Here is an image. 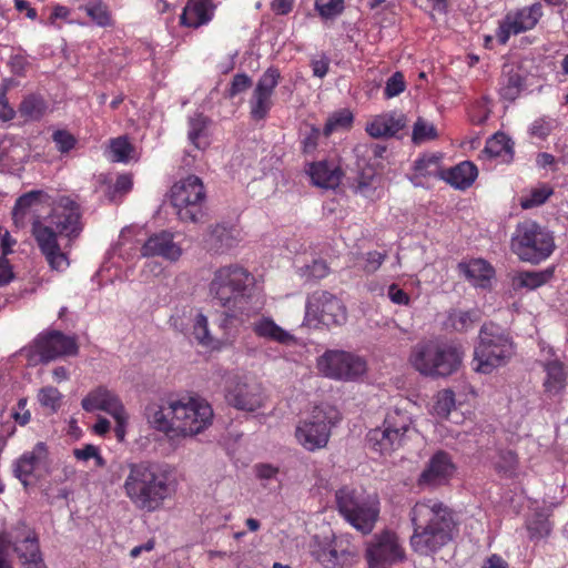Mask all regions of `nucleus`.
<instances>
[{
	"label": "nucleus",
	"mask_w": 568,
	"mask_h": 568,
	"mask_svg": "<svg viewBox=\"0 0 568 568\" xmlns=\"http://www.w3.org/2000/svg\"><path fill=\"white\" fill-rule=\"evenodd\" d=\"M254 471L260 480L271 481L277 479L280 469L272 464L260 463L254 466Z\"/></svg>",
	"instance_id": "obj_61"
},
{
	"label": "nucleus",
	"mask_w": 568,
	"mask_h": 568,
	"mask_svg": "<svg viewBox=\"0 0 568 568\" xmlns=\"http://www.w3.org/2000/svg\"><path fill=\"white\" fill-rule=\"evenodd\" d=\"M409 414L398 407L389 409L382 426L371 429L367 434V445L381 454H388L403 446L410 430Z\"/></svg>",
	"instance_id": "obj_11"
},
{
	"label": "nucleus",
	"mask_w": 568,
	"mask_h": 568,
	"mask_svg": "<svg viewBox=\"0 0 568 568\" xmlns=\"http://www.w3.org/2000/svg\"><path fill=\"white\" fill-rule=\"evenodd\" d=\"M31 233L49 266L55 271H64L69 266V258L59 245L58 231L37 217L32 222Z\"/></svg>",
	"instance_id": "obj_20"
},
{
	"label": "nucleus",
	"mask_w": 568,
	"mask_h": 568,
	"mask_svg": "<svg viewBox=\"0 0 568 568\" xmlns=\"http://www.w3.org/2000/svg\"><path fill=\"white\" fill-rule=\"evenodd\" d=\"M73 455L78 460L87 462L90 458H94L95 465L98 467H103L105 465V460L100 455L97 446L88 444L82 448H77L73 450Z\"/></svg>",
	"instance_id": "obj_58"
},
{
	"label": "nucleus",
	"mask_w": 568,
	"mask_h": 568,
	"mask_svg": "<svg viewBox=\"0 0 568 568\" xmlns=\"http://www.w3.org/2000/svg\"><path fill=\"white\" fill-rule=\"evenodd\" d=\"M541 17L542 7L539 2L507 12L496 30L498 42L506 44L511 36L534 29Z\"/></svg>",
	"instance_id": "obj_19"
},
{
	"label": "nucleus",
	"mask_w": 568,
	"mask_h": 568,
	"mask_svg": "<svg viewBox=\"0 0 568 568\" xmlns=\"http://www.w3.org/2000/svg\"><path fill=\"white\" fill-rule=\"evenodd\" d=\"M300 272L307 280H321L328 274V266L323 260H314L312 264L301 267Z\"/></svg>",
	"instance_id": "obj_55"
},
{
	"label": "nucleus",
	"mask_w": 568,
	"mask_h": 568,
	"mask_svg": "<svg viewBox=\"0 0 568 568\" xmlns=\"http://www.w3.org/2000/svg\"><path fill=\"white\" fill-rule=\"evenodd\" d=\"M437 138L436 128L424 120L423 118H418L414 123L412 140L415 144H420L429 140H434Z\"/></svg>",
	"instance_id": "obj_51"
},
{
	"label": "nucleus",
	"mask_w": 568,
	"mask_h": 568,
	"mask_svg": "<svg viewBox=\"0 0 568 568\" xmlns=\"http://www.w3.org/2000/svg\"><path fill=\"white\" fill-rule=\"evenodd\" d=\"M253 277L247 270L239 265H227L215 271L210 283V294L224 308L240 307L241 314L250 315L248 286Z\"/></svg>",
	"instance_id": "obj_5"
},
{
	"label": "nucleus",
	"mask_w": 568,
	"mask_h": 568,
	"mask_svg": "<svg viewBox=\"0 0 568 568\" xmlns=\"http://www.w3.org/2000/svg\"><path fill=\"white\" fill-rule=\"evenodd\" d=\"M456 466L452 456L444 450H438L429 458L424 470L418 477L419 486H442L454 476Z\"/></svg>",
	"instance_id": "obj_23"
},
{
	"label": "nucleus",
	"mask_w": 568,
	"mask_h": 568,
	"mask_svg": "<svg viewBox=\"0 0 568 568\" xmlns=\"http://www.w3.org/2000/svg\"><path fill=\"white\" fill-rule=\"evenodd\" d=\"M516 347L510 334L495 323H486L480 327L478 343L474 349V371L490 374L509 363Z\"/></svg>",
	"instance_id": "obj_4"
},
{
	"label": "nucleus",
	"mask_w": 568,
	"mask_h": 568,
	"mask_svg": "<svg viewBox=\"0 0 568 568\" xmlns=\"http://www.w3.org/2000/svg\"><path fill=\"white\" fill-rule=\"evenodd\" d=\"M85 13L100 27L111 24V16L105 3L101 0H91L84 7Z\"/></svg>",
	"instance_id": "obj_49"
},
{
	"label": "nucleus",
	"mask_w": 568,
	"mask_h": 568,
	"mask_svg": "<svg viewBox=\"0 0 568 568\" xmlns=\"http://www.w3.org/2000/svg\"><path fill=\"white\" fill-rule=\"evenodd\" d=\"M409 517L414 528L409 542L418 555H434L453 540V513L440 500L424 499L416 503Z\"/></svg>",
	"instance_id": "obj_2"
},
{
	"label": "nucleus",
	"mask_w": 568,
	"mask_h": 568,
	"mask_svg": "<svg viewBox=\"0 0 568 568\" xmlns=\"http://www.w3.org/2000/svg\"><path fill=\"white\" fill-rule=\"evenodd\" d=\"M47 205L51 212L47 216L48 224L54 227L59 235L65 236L69 241L77 239L82 232L80 205L74 199L60 195L49 200Z\"/></svg>",
	"instance_id": "obj_16"
},
{
	"label": "nucleus",
	"mask_w": 568,
	"mask_h": 568,
	"mask_svg": "<svg viewBox=\"0 0 568 568\" xmlns=\"http://www.w3.org/2000/svg\"><path fill=\"white\" fill-rule=\"evenodd\" d=\"M50 195L41 190H32L19 196L12 210V220L17 227H24L29 222H33L38 214L39 205H47Z\"/></svg>",
	"instance_id": "obj_24"
},
{
	"label": "nucleus",
	"mask_w": 568,
	"mask_h": 568,
	"mask_svg": "<svg viewBox=\"0 0 568 568\" xmlns=\"http://www.w3.org/2000/svg\"><path fill=\"white\" fill-rule=\"evenodd\" d=\"M240 311H241L240 307L226 308V311L222 313L221 320L219 322V327L222 331L221 335H226V332H230V334L232 336L231 343L233 342V339L235 337V327H236L235 322L243 323L246 320H248L251 317V315L253 314V312L251 310H250V315L241 314Z\"/></svg>",
	"instance_id": "obj_46"
},
{
	"label": "nucleus",
	"mask_w": 568,
	"mask_h": 568,
	"mask_svg": "<svg viewBox=\"0 0 568 568\" xmlns=\"http://www.w3.org/2000/svg\"><path fill=\"white\" fill-rule=\"evenodd\" d=\"M48 104L39 94H29L21 101L18 112L28 121H39L47 113Z\"/></svg>",
	"instance_id": "obj_43"
},
{
	"label": "nucleus",
	"mask_w": 568,
	"mask_h": 568,
	"mask_svg": "<svg viewBox=\"0 0 568 568\" xmlns=\"http://www.w3.org/2000/svg\"><path fill=\"white\" fill-rule=\"evenodd\" d=\"M209 119L199 113L189 120L187 136L190 142L199 150H204L209 146L207 135Z\"/></svg>",
	"instance_id": "obj_42"
},
{
	"label": "nucleus",
	"mask_w": 568,
	"mask_h": 568,
	"mask_svg": "<svg viewBox=\"0 0 568 568\" xmlns=\"http://www.w3.org/2000/svg\"><path fill=\"white\" fill-rule=\"evenodd\" d=\"M252 85V79L245 73H237L233 77L229 89V97L235 95L246 91Z\"/></svg>",
	"instance_id": "obj_60"
},
{
	"label": "nucleus",
	"mask_w": 568,
	"mask_h": 568,
	"mask_svg": "<svg viewBox=\"0 0 568 568\" xmlns=\"http://www.w3.org/2000/svg\"><path fill=\"white\" fill-rule=\"evenodd\" d=\"M192 335L199 345L211 348L221 349L231 344V334L214 336L209 327V320L203 313H197L193 320Z\"/></svg>",
	"instance_id": "obj_30"
},
{
	"label": "nucleus",
	"mask_w": 568,
	"mask_h": 568,
	"mask_svg": "<svg viewBox=\"0 0 568 568\" xmlns=\"http://www.w3.org/2000/svg\"><path fill=\"white\" fill-rule=\"evenodd\" d=\"M339 420V412L334 406L327 404L316 406L307 417L300 420L296 425V440L308 452L325 448L328 444L332 428Z\"/></svg>",
	"instance_id": "obj_9"
},
{
	"label": "nucleus",
	"mask_w": 568,
	"mask_h": 568,
	"mask_svg": "<svg viewBox=\"0 0 568 568\" xmlns=\"http://www.w3.org/2000/svg\"><path fill=\"white\" fill-rule=\"evenodd\" d=\"M311 552L312 556L325 568H334L338 564L337 550L329 541H320L315 539Z\"/></svg>",
	"instance_id": "obj_44"
},
{
	"label": "nucleus",
	"mask_w": 568,
	"mask_h": 568,
	"mask_svg": "<svg viewBox=\"0 0 568 568\" xmlns=\"http://www.w3.org/2000/svg\"><path fill=\"white\" fill-rule=\"evenodd\" d=\"M552 275V268L519 272L513 277V286L515 288L536 290L545 285Z\"/></svg>",
	"instance_id": "obj_41"
},
{
	"label": "nucleus",
	"mask_w": 568,
	"mask_h": 568,
	"mask_svg": "<svg viewBox=\"0 0 568 568\" xmlns=\"http://www.w3.org/2000/svg\"><path fill=\"white\" fill-rule=\"evenodd\" d=\"M405 549L399 537L392 530H383L373 535L367 541L365 558L369 568H392L405 560Z\"/></svg>",
	"instance_id": "obj_14"
},
{
	"label": "nucleus",
	"mask_w": 568,
	"mask_h": 568,
	"mask_svg": "<svg viewBox=\"0 0 568 568\" xmlns=\"http://www.w3.org/2000/svg\"><path fill=\"white\" fill-rule=\"evenodd\" d=\"M387 296L394 304L397 305H408L410 301L408 294L397 284H392L388 286Z\"/></svg>",
	"instance_id": "obj_63"
},
{
	"label": "nucleus",
	"mask_w": 568,
	"mask_h": 568,
	"mask_svg": "<svg viewBox=\"0 0 568 568\" xmlns=\"http://www.w3.org/2000/svg\"><path fill=\"white\" fill-rule=\"evenodd\" d=\"M81 406L85 412L102 410L115 420L114 433L119 442H123L126 434L129 415L119 396L104 386H99L82 399Z\"/></svg>",
	"instance_id": "obj_15"
},
{
	"label": "nucleus",
	"mask_w": 568,
	"mask_h": 568,
	"mask_svg": "<svg viewBox=\"0 0 568 568\" xmlns=\"http://www.w3.org/2000/svg\"><path fill=\"white\" fill-rule=\"evenodd\" d=\"M133 148L125 136L111 140L110 151L115 162H126Z\"/></svg>",
	"instance_id": "obj_53"
},
{
	"label": "nucleus",
	"mask_w": 568,
	"mask_h": 568,
	"mask_svg": "<svg viewBox=\"0 0 568 568\" xmlns=\"http://www.w3.org/2000/svg\"><path fill=\"white\" fill-rule=\"evenodd\" d=\"M170 199L180 221L196 224L204 220L206 191L199 176L191 174L175 182L170 190Z\"/></svg>",
	"instance_id": "obj_8"
},
{
	"label": "nucleus",
	"mask_w": 568,
	"mask_h": 568,
	"mask_svg": "<svg viewBox=\"0 0 568 568\" xmlns=\"http://www.w3.org/2000/svg\"><path fill=\"white\" fill-rule=\"evenodd\" d=\"M406 88V83L404 80V75L400 72H395L390 78L386 81V85L384 89V95L386 99H392L399 95L404 92Z\"/></svg>",
	"instance_id": "obj_57"
},
{
	"label": "nucleus",
	"mask_w": 568,
	"mask_h": 568,
	"mask_svg": "<svg viewBox=\"0 0 568 568\" xmlns=\"http://www.w3.org/2000/svg\"><path fill=\"white\" fill-rule=\"evenodd\" d=\"M321 136V131L318 128L311 125L308 131L305 133L302 145H303V152L311 153L313 152L318 144V140Z\"/></svg>",
	"instance_id": "obj_62"
},
{
	"label": "nucleus",
	"mask_w": 568,
	"mask_h": 568,
	"mask_svg": "<svg viewBox=\"0 0 568 568\" xmlns=\"http://www.w3.org/2000/svg\"><path fill=\"white\" fill-rule=\"evenodd\" d=\"M2 534L24 568L44 567L39 538L31 527L24 523H18L10 531Z\"/></svg>",
	"instance_id": "obj_18"
},
{
	"label": "nucleus",
	"mask_w": 568,
	"mask_h": 568,
	"mask_svg": "<svg viewBox=\"0 0 568 568\" xmlns=\"http://www.w3.org/2000/svg\"><path fill=\"white\" fill-rule=\"evenodd\" d=\"M317 368L326 377L336 381H354L366 372V362L358 355L328 349L317 358Z\"/></svg>",
	"instance_id": "obj_13"
},
{
	"label": "nucleus",
	"mask_w": 568,
	"mask_h": 568,
	"mask_svg": "<svg viewBox=\"0 0 568 568\" xmlns=\"http://www.w3.org/2000/svg\"><path fill=\"white\" fill-rule=\"evenodd\" d=\"M182 253V247L174 242V235L169 231L152 234L141 247L143 257L160 256L170 262L179 261Z\"/></svg>",
	"instance_id": "obj_25"
},
{
	"label": "nucleus",
	"mask_w": 568,
	"mask_h": 568,
	"mask_svg": "<svg viewBox=\"0 0 568 568\" xmlns=\"http://www.w3.org/2000/svg\"><path fill=\"white\" fill-rule=\"evenodd\" d=\"M26 352L30 365L47 364L62 356L75 355L78 344L74 337L48 331L40 333Z\"/></svg>",
	"instance_id": "obj_12"
},
{
	"label": "nucleus",
	"mask_w": 568,
	"mask_h": 568,
	"mask_svg": "<svg viewBox=\"0 0 568 568\" xmlns=\"http://www.w3.org/2000/svg\"><path fill=\"white\" fill-rule=\"evenodd\" d=\"M477 176V166L470 161L460 162L459 164L446 169L440 173V179L457 190L468 189L475 182Z\"/></svg>",
	"instance_id": "obj_33"
},
{
	"label": "nucleus",
	"mask_w": 568,
	"mask_h": 568,
	"mask_svg": "<svg viewBox=\"0 0 568 568\" xmlns=\"http://www.w3.org/2000/svg\"><path fill=\"white\" fill-rule=\"evenodd\" d=\"M308 174L313 184L323 189H335L339 185L343 172L342 170L326 161L311 164Z\"/></svg>",
	"instance_id": "obj_34"
},
{
	"label": "nucleus",
	"mask_w": 568,
	"mask_h": 568,
	"mask_svg": "<svg viewBox=\"0 0 568 568\" xmlns=\"http://www.w3.org/2000/svg\"><path fill=\"white\" fill-rule=\"evenodd\" d=\"M280 72L275 68H268L253 91L250 100V113L252 119L260 121L266 118L272 108V95L278 84Z\"/></svg>",
	"instance_id": "obj_22"
},
{
	"label": "nucleus",
	"mask_w": 568,
	"mask_h": 568,
	"mask_svg": "<svg viewBox=\"0 0 568 568\" xmlns=\"http://www.w3.org/2000/svg\"><path fill=\"white\" fill-rule=\"evenodd\" d=\"M499 84L500 97L508 101H515L521 92L524 79L513 67L505 65Z\"/></svg>",
	"instance_id": "obj_38"
},
{
	"label": "nucleus",
	"mask_w": 568,
	"mask_h": 568,
	"mask_svg": "<svg viewBox=\"0 0 568 568\" xmlns=\"http://www.w3.org/2000/svg\"><path fill=\"white\" fill-rule=\"evenodd\" d=\"M353 120H354V116L349 110H347V109L339 110V111L333 113L327 119V121L324 125L323 133L325 136H328L337 130L348 129V128H351Z\"/></svg>",
	"instance_id": "obj_48"
},
{
	"label": "nucleus",
	"mask_w": 568,
	"mask_h": 568,
	"mask_svg": "<svg viewBox=\"0 0 568 568\" xmlns=\"http://www.w3.org/2000/svg\"><path fill=\"white\" fill-rule=\"evenodd\" d=\"M212 18L210 3L205 0H190L181 14V23L197 28L207 23Z\"/></svg>",
	"instance_id": "obj_36"
},
{
	"label": "nucleus",
	"mask_w": 568,
	"mask_h": 568,
	"mask_svg": "<svg viewBox=\"0 0 568 568\" xmlns=\"http://www.w3.org/2000/svg\"><path fill=\"white\" fill-rule=\"evenodd\" d=\"M176 486V479L169 468L159 464L140 462L129 465L123 491L136 509L155 513L175 495Z\"/></svg>",
	"instance_id": "obj_1"
},
{
	"label": "nucleus",
	"mask_w": 568,
	"mask_h": 568,
	"mask_svg": "<svg viewBox=\"0 0 568 568\" xmlns=\"http://www.w3.org/2000/svg\"><path fill=\"white\" fill-rule=\"evenodd\" d=\"M48 455L49 453L47 445L43 442H39L34 445L32 450L23 453L17 459L13 473L23 486L28 485V479L33 474L36 468L47 463Z\"/></svg>",
	"instance_id": "obj_28"
},
{
	"label": "nucleus",
	"mask_w": 568,
	"mask_h": 568,
	"mask_svg": "<svg viewBox=\"0 0 568 568\" xmlns=\"http://www.w3.org/2000/svg\"><path fill=\"white\" fill-rule=\"evenodd\" d=\"M530 538H545L550 534L551 527L547 520L531 523L528 525Z\"/></svg>",
	"instance_id": "obj_64"
},
{
	"label": "nucleus",
	"mask_w": 568,
	"mask_h": 568,
	"mask_svg": "<svg viewBox=\"0 0 568 568\" xmlns=\"http://www.w3.org/2000/svg\"><path fill=\"white\" fill-rule=\"evenodd\" d=\"M552 129V121L540 118L532 122L529 129V133L535 138L545 140L551 133Z\"/></svg>",
	"instance_id": "obj_59"
},
{
	"label": "nucleus",
	"mask_w": 568,
	"mask_h": 568,
	"mask_svg": "<svg viewBox=\"0 0 568 568\" xmlns=\"http://www.w3.org/2000/svg\"><path fill=\"white\" fill-rule=\"evenodd\" d=\"M544 371L546 378L544 381L545 390L548 394L557 395L566 386L567 373L564 364L558 359H551L544 363Z\"/></svg>",
	"instance_id": "obj_37"
},
{
	"label": "nucleus",
	"mask_w": 568,
	"mask_h": 568,
	"mask_svg": "<svg viewBox=\"0 0 568 568\" xmlns=\"http://www.w3.org/2000/svg\"><path fill=\"white\" fill-rule=\"evenodd\" d=\"M61 399L62 394L53 386L42 387L38 393V400L41 406L50 408L53 412H57L60 407Z\"/></svg>",
	"instance_id": "obj_52"
},
{
	"label": "nucleus",
	"mask_w": 568,
	"mask_h": 568,
	"mask_svg": "<svg viewBox=\"0 0 568 568\" xmlns=\"http://www.w3.org/2000/svg\"><path fill=\"white\" fill-rule=\"evenodd\" d=\"M442 156L436 153L423 154L414 162V176L410 179L415 185L419 183L416 181L418 178L438 176L444 171L440 168Z\"/></svg>",
	"instance_id": "obj_40"
},
{
	"label": "nucleus",
	"mask_w": 568,
	"mask_h": 568,
	"mask_svg": "<svg viewBox=\"0 0 568 568\" xmlns=\"http://www.w3.org/2000/svg\"><path fill=\"white\" fill-rule=\"evenodd\" d=\"M406 125L404 114L385 112L373 116L365 125L366 133L374 139L392 138Z\"/></svg>",
	"instance_id": "obj_27"
},
{
	"label": "nucleus",
	"mask_w": 568,
	"mask_h": 568,
	"mask_svg": "<svg viewBox=\"0 0 568 568\" xmlns=\"http://www.w3.org/2000/svg\"><path fill=\"white\" fill-rule=\"evenodd\" d=\"M253 333L263 339L278 343L281 345L295 344L296 338L293 334L281 327L270 316H261L256 318L252 325Z\"/></svg>",
	"instance_id": "obj_29"
},
{
	"label": "nucleus",
	"mask_w": 568,
	"mask_h": 568,
	"mask_svg": "<svg viewBox=\"0 0 568 568\" xmlns=\"http://www.w3.org/2000/svg\"><path fill=\"white\" fill-rule=\"evenodd\" d=\"M464 356L458 343L428 339L413 346L408 361L423 376L445 378L459 369Z\"/></svg>",
	"instance_id": "obj_3"
},
{
	"label": "nucleus",
	"mask_w": 568,
	"mask_h": 568,
	"mask_svg": "<svg viewBox=\"0 0 568 568\" xmlns=\"http://www.w3.org/2000/svg\"><path fill=\"white\" fill-rule=\"evenodd\" d=\"M171 399H168L163 404L150 403L145 407V417L149 424L156 430L166 434L168 436H174V415L171 410Z\"/></svg>",
	"instance_id": "obj_31"
},
{
	"label": "nucleus",
	"mask_w": 568,
	"mask_h": 568,
	"mask_svg": "<svg viewBox=\"0 0 568 568\" xmlns=\"http://www.w3.org/2000/svg\"><path fill=\"white\" fill-rule=\"evenodd\" d=\"M458 268L473 285L485 287L488 285L495 271L485 260L476 258L467 263H459Z\"/></svg>",
	"instance_id": "obj_35"
},
{
	"label": "nucleus",
	"mask_w": 568,
	"mask_h": 568,
	"mask_svg": "<svg viewBox=\"0 0 568 568\" xmlns=\"http://www.w3.org/2000/svg\"><path fill=\"white\" fill-rule=\"evenodd\" d=\"M554 189L548 184H539L531 189L527 195L520 197V206L524 210L537 207L546 203V201L552 195Z\"/></svg>",
	"instance_id": "obj_47"
},
{
	"label": "nucleus",
	"mask_w": 568,
	"mask_h": 568,
	"mask_svg": "<svg viewBox=\"0 0 568 568\" xmlns=\"http://www.w3.org/2000/svg\"><path fill=\"white\" fill-rule=\"evenodd\" d=\"M52 141L55 143L58 151L68 153L75 144L77 139L67 130H57L52 133Z\"/></svg>",
	"instance_id": "obj_56"
},
{
	"label": "nucleus",
	"mask_w": 568,
	"mask_h": 568,
	"mask_svg": "<svg viewBox=\"0 0 568 568\" xmlns=\"http://www.w3.org/2000/svg\"><path fill=\"white\" fill-rule=\"evenodd\" d=\"M449 325L457 332H466L476 322V313L471 311H453L448 315Z\"/></svg>",
	"instance_id": "obj_50"
},
{
	"label": "nucleus",
	"mask_w": 568,
	"mask_h": 568,
	"mask_svg": "<svg viewBox=\"0 0 568 568\" xmlns=\"http://www.w3.org/2000/svg\"><path fill=\"white\" fill-rule=\"evenodd\" d=\"M305 317L327 327L341 326L347 321V311L343 302L326 291H316L307 297Z\"/></svg>",
	"instance_id": "obj_17"
},
{
	"label": "nucleus",
	"mask_w": 568,
	"mask_h": 568,
	"mask_svg": "<svg viewBox=\"0 0 568 568\" xmlns=\"http://www.w3.org/2000/svg\"><path fill=\"white\" fill-rule=\"evenodd\" d=\"M339 514L357 530L369 534L377 521L379 507L376 497L348 486L335 494Z\"/></svg>",
	"instance_id": "obj_7"
},
{
	"label": "nucleus",
	"mask_w": 568,
	"mask_h": 568,
	"mask_svg": "<svg viewBox=\"0 0 568 568\" xmlns=\"http://www.w3.org/2000/svg\"><path fill=\"white\" fill-rule=\"evenodd\" d=\"M171 399H168L163 404L150 403L145 407V417L149 424L156 430L166 434L168 436H174V415L171 410Z\"/></svg>",
	"instance_id": "obj_32"
},
{
	"label": "nucleus",
	"mask_w": 568,
	"mask_h": 568,
	"mask_svg": "<svg viewBox=\"0 0 568 568\" xmlns=\"http://www.w3.org/2000/svg\"><path fill=\"white\" fill-rule=\"evenodd\" d=\"M483 152L489 158H500L509 162L514 156V143L505 133L498 132L487 140Z\"/></svg>",
	"instance_id": "obj_39"
},
{
	"label": "nucleus",
	"mask_w": 568,
	"mask_h": 568,
	"mask_svg": "<svg viewBox=\"0 0 568 568\" xmlns=\"http://www.w3.org/2000/svg\"><path fill=\"white\" fill-rule=\"evenodd\" d=\"M226 402L239 410L255 412L265 406L267 396L262 384L239 381L227 389Z\"/></svg>",
	"instance_id": "obj_21"
},
{
	"label": "nucleus",
	"mask_w": 568,
	"mask_h": 568,
	"mask_svg": "<svg viewBox=\"0 0 568 568\" xmlns=\"http://www.w3.org/2000/svg\"><path fill=\"white\" fill-rule=\"evenodd\" d=\"M241 241V232L236 227L216 224L209 229L204 247L211 253L223 254L236 247Z\"/></svg>",
	"instance_id": "obj_26"
},
{
	"label": "nucleus",
	"mask_w": 568,
	"mask_h": 568,
	"mask_svg": "<svg viewBox=\"0 0 568 568\" xmlns=\"http://www.w3.org/2000/svg\"><path fill=\"white\" fill-rule=\"evenodd\" d=\"M174 415V436L193 437L204 432L213 419L211 405L201 398L182 397L171 400Z\"/></svg>",
	"instance_id": "obj_10"
},
{
	"label": "nucleus",
	"mask_w": 568,
	"mask_h": 568,
	"mask_svg": "<svg viewBox=\"0 0 568 568\" xmlns=\"http://www.w3.org/2000/svg\"><path fill=\"white\" fill-rule=\"evenodd\" d=\"M455 408V393L452 389H442L434 396L430 414L440 419H447Z\"/></svg>",
	"instance_id": "obj_45"
},
{
	"label": "nucleus",
	"mask_w": 568,
	"mask_h": 568,
	"mask_svg": "<svg viewBox=\"0 0 568 568\" xmlns=\"http://www.w3.org/2000/svg\"><path fill=\"white\" fill-rule=\"evenodd\" d=\"M315 8L320 16L329 19L342 13L343 0H315Z\"/></svg>",
	"instance_id": "obj_54"
},
{
	"label": "nucleus",
	"mask_w": 568,
	"mask_h": 568,
	"mask_svg": "<svg viewBox=\"0 0 568 568\" xmlns=\"http://www.w3.org/2000/svg\"><path fill=\"white\" fill-rule=\"evenodd\" d=\"M511 251L523 262L539 264L555 251V239L550 231L535 221L527 220L517 224L511 235Z\"/></svg>",
	"instance_id": "obj_6"
}]
</instances>
